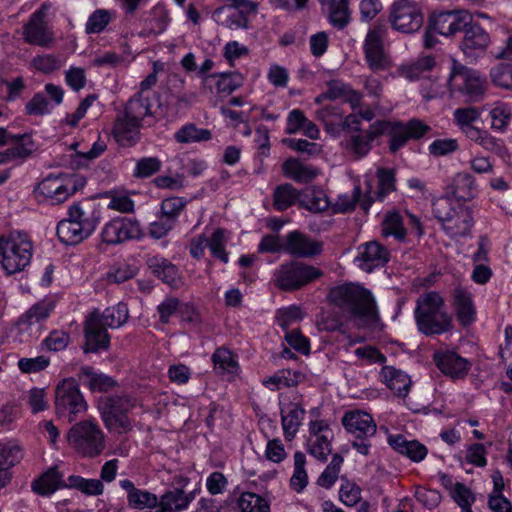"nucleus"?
<instances>
[{"label": "nucleus", "instance_id": "4", "mask_svg": "<svg viewBox=\"0 0 512 512\" xmlns=\"http://www.w3.org/2000/svg\"><path fill=\"white\" fill-rule=\"evenodd\" d=\"M136 406V399L130 395H111L100 398L98 408L105 427L110 431L127 433L132 430L128 413Z\"/></svg>", "mask_w": 512, "mask_h": 512}, {"label": "nucleus", "instance_id": "10", "mask_svg": "<svg viewBox=\"0 0 512 512\" xmlns=\"http://www.w3.org/2000/svg\"><path fill=\"white\" fill-rule=\"evenodd\" d=\"M54 310V303L42 300L32 305L16 322L20 342L37 340L44 330V323Z\"/></svg>", "mask_w": 512, "mask_h": 512}, {"label": "nucleus", "instance_id": "47", "mask_svg": "<svg viewBox=\"0 0 512 512\" xmlns=\"http://www.w3.org/2000/svg\"><path fill=\"white\" fill-rule=\"evenodd\" d=\"M435 65L432 56H421L414 61L403 64L398 67L397 74L409 81H416L427 71H430Z\"/></svg>", "mask_w": 512, "mask_h": 512}, {"label": "nucleus", "instance_id": "7", "mask_svg": "<svg viewBox=\"0 0 512 512\" xmlns=\"http://www.w3.org/2000/svg\"><path fill=\"white\" fill-rule=\"evenodd\" d=\"M0 257L3 269L7 274L22 271L30 264L32 243L26 235L11 234L8 238H0Z\"/></svg>", "mask_w": 512, "mask_h": 512}, {"label": "nucleus", "instance_id": "30", "mask_svg": "<svg viewBox=\"0 0 512 512\" xmlns=\"http://www.w3.org/2000/svg\"><path fill=\"white\" fill-rule=\"evenodd\" d=\"M22 457V447L17 441H0V489L9 482L7 470L19 463Z\"/></svg>", "mask_w": 512, "mask_h": 512}, {"label": "nucleus", "instance_id": "40", "mask_svg": "<svg viewBox=\"0 0 512 512\" xmlns=\"http://www.w3.org/2000/svg\"><path fill=\"white\" fill-rule=\"evenodd\" d=\"M151 100L148 95L137 92L131 97L124 107V111L120 113L126 118L142 123L146 116L152 115Z\"/></svg>", "mask_w": 512, "mask_h": 512}, {"label": "nucleus", "instance_id": "59", "mask_svg": "<svg viewBox=\"0 0 512 512\" xmlns=\"http://www.w3.org/2000/svg\"><path fill=\"white\" fill-rule=\"evenodd\" d=\"M186 205L187 200L183 197L175 196L165 198L160 205V214L176 224L179 215L185 209Z\"/></svg>", "mask_w": 512, "mask_h": 512}, {"label": "nucleus", "instance_id": "21", "mask_svg": "<svg viewBox=\"0 0 512 512\" xmlns=\"http://www.w3.org/2000/svg\"><path fill=\"white\" fill-rule=\"evenodd\" d=\"M433 360L438 369L452 379H463L471 369V362L454 351H436Z\"/></svg>", "mask_w": 512, "mask_h": 512}, {"label": "nucleus", "instance_id": "41", "mask_svg": "<svg viewBox=\"0 0 512 512\" xmlns=\"http://www.w3.org/2000/svg\"><path fill=\"white\" fill-rule=\"evenodd\" d=\"M79 378L82 384L88 387L92 392H106L116 385V381L111 377L97 373L90 366L81 368Z\"/></svg>", "mask_w": 512, "mask_h": 512}, {"label": "nucleus", "instance_id": "6", "mask_svg": "<svg viewBox=\"0 0 512 512\" xmlns=\"http://www.w3.org/2000/svg\"><path fill=\"white\" fill-rule=\"evenodd\" d=\"M323 276L322 270L304 262L291 260L281 264L274 272L275 285L284 291H294Z\"/></svg>", "mask_w": 512, "mask_h": 512}, {"label": "nucleus", "instance_id": "9", "mask_svg": "<svg viewBox=\"0 0 512 512\" xmlns=\"http://www.w3.org/2000/svg\"><path fill=\"white\" fill-rule=\"evenodd\" d=\"M55 409L60 418L73 422L87 410V403L73 378L64 379L56 387Z\"/></svg>", "mask_w": 512, "mask_h": 512}, {"label": "nucleus", "instance_id": "61", "mask_svg": "<svg viewBox=\"0 0 512 512\" xmlns=\"http://www.w3.org/2000/svg\"><path fill=\"white\" fill-rule=\"evenodd\" d=\"M512 111L508 104L498 103L490 111L491 128L498 131L506 130L511 120Z\"/></svg>", "mask_w": 512, "mask_h": 512}, {"label": "nucleus", "instance_id": "27", "mask_svg": "<svg viewBox=\"0 0 512 512\" xmlns=\"http://www.w3.org/2000/svg\"><path fill=\"white\" fill-rule=\"evenodd\" d=\"M193 499L192 492L187 493L182 488H173L158 497L159 504L156 510L148 512H182L189 507Z\"/></svg>", "mask_w": 512, "mask_h": 512}, {"label": "nucleus", "instance_id": "2", "mask_svg": "<svg viewBox=\"0 0 512 512\" xmlns=\"http://www.w3.org/2000/svg\"><path fill=\"white\" fill-rule=\"evenodd\" d=\"M414 317L418 330L426 336L441 335L453 328L444 299L436 291L423 293L417 298Z\"/></svg>", "mask_w": 512, "mask_h": 512}, {"label": "nucleus", "instance_id": "44", "mask_svg": "<svg viewBox=\"0 0 512 512\" xmlns=\"http://www.w3.org/2000/svg\"><path fill=\"white\" fill-rule=\"evenodd\" d=\"M9 144H11V147L4 151L8 161L15 159L24 160L36 150L35 143L28 134H13Z\"/></svg>", "mask_w": 512, "mask_h": 512}, {"label": "nucleus", "instance_id": "36", "mask_svg": "<svg viewBox=\"0 0 512 512\" xmlns=\"http://www.w3.org/2000/svg\"><path fill=\"white\" fill-rule=\"evenodd\" d=\"M90 315H96L100 320V324L104 327L116 329L127 322L129 318V311L127 304L119 302L114 306L107 307L103 312H100L99 309H95L90 313Z\"/></svg>", "mask_w": 512, "mask_h": 512}, {"label": "nucleus", "instance_id": "50", "mask_svg": "<svg viewBox=\"0 0 512 512\" xmlns=\"http://www.w3.org/2000/svg\"><path fill=\"white\" fill-rule=\"evenodd\" d=\"M316 118L324 124L327 133L334 136L339 135V124L343 119V112L340 107L325 106L316 112Z\"/></svg>", "mask_w": 512, "mask_h": 512}, {"label": "nucleus", "instance_id": "35", "mask_svg": "<svg viewBox=\"0 0 512 512\" xmlns=\"http://www.w3.org/2000/svg\"><path fill=\"white\" fill-rule=\"evenodd\" d=\"M322 6H327L329 23L337 28L344 29L351 20L350 0H318Z\"/></svg>", "mask_w": 512, "mask_h": 512}, {"label": "nucleus", "instance_id": "37", "mask_svg": "<svg viewBox=\"0 0 512 512\" xmlns=\"http://www.w3.org/2000/svg\"><path fill=\"white\" fill-rule=\"evenodd\" d=\"M63 475L58 471L57 467H52L44 472L38 479L32 482V490L42 496L53 494L59 488H66Z\"/></svg>", "mask_w": 512, "mask_h": 512}, {"label": "nucleus", "instance_id": "48", "mask_svg": "<svg viewBox=\"0 0 512 512\" xmlns=\"http://www.w3.org/2000/svg\"><path fill=\"white\" fill-rule=\"evenodd\" d=\"M326 193L319 188H307L301 193L300 206L315 213L323 212L329 207Z\"/></svg>", "mask_w": 512, "mask_h": 512}, {"label": "nucleus", "instance_id": "11", "mask_svg": "<svg viewBox=\"0 0 512 512\" xmlns=\"http://www.w3.org/2000/svg\"><path fill=\"white\" fill-rule=\"evenodd\" d=\"M379 130H383V135H388L389 149L396 153L402 148L409 139H419L423 137L430 127L418 119H411L406 124L399 121L378 120Z\"/></svg>", "mask_w": 512, "mask_h": 512}, {"label": "nucleus", "instance_id": "1", "mask_svg": "<svg viewBox=\"0 0 512 512\" xmlns=\"http://www.w3.org/2000/svg\"><path fill=\"white\" fill-rule=\"evenodd\" d=\"M327 298L348 319L372 318L375 315V300L371 292L361 285L344 283L332 287Z\"/></svg>", "mask_w": 512, "mask_h": 512}, {"label": "nucleus", "instance_id": "64", "mask_svg": "<svg viewBox=\"0 0 512 512\" xmlns=\"http://www.w3.org/2000/svg\"><path fill=\"white\" fill-rule=\"evenodd\" d=\"M137 273L134 266L126 263L114 265L106 274V279L110 283L121 284L132 279Z\"/></svg>", "mask_w": 512, "mask_h": 512}, {"label": "nucleus", "instance_id": "5", "mask_svg": "<svg viewBox=\"0 0 512 512\" xmlns=\"http://www.w3.org/2000/svg\"><path fill=\"white\" fill-rule=\"evenodd\" d=\"M67 441L83 457H97L105 449L104 433L92 420L80 421L73 425L68 431Z\"/></svg>", "mask_w": 512, "mask_h": 512}, {"label": "nucleus", "instance_id": "39", "mask_svg": "<svg viewBox=\"0 0 512 512\" xmlns=\"http://www.w3.org/2000/svg\"><path fill=\"white\" fill-rule=\"evenodd\" d=\"M454 308L459 322L463 326H469L475 321V306L470 292L458 288L454 291Z\"/></svg>", "mask_w": 512, "mask_h": 512}, {"label": "nucleus", "instance_id": "26", "mask_svg": "<svg viewBox=\"0 0 512 512\" xmlns=\"http://www.w3.org/2000/svg\"><path fill=\"white\" fill-rule=\"evenodd\" d=\"M120 487L127 493V503L133 509L156 510L159 504L158 496L148 490L136 488L129 479H123L119 482Z\"/></svg>", "mask_w": 512, "mask_h": 512}, {"label": "nucleus", "instance_id": "15", "mask_svg": "<svg viewBox=\"0 0 512 512\" xmlns=\"http://www.w3.org/2000/svg\"><path fill=\"white\" fill-rule=\"evenodd\" d=\"M47 9V5L42 4L37 11L32 13L28 22L23 26L22 35L26 43L44 48L53 44L55 34L45 20Z\"/></svg>", "mask_w": 512, "mask_h": 512}, {"label": "nucleus", "instance_id": "19", "mask_svg": "<svg viewBox=\"0 0 512 512\" xmlns=\"http://www.w3.org/2000/svg\"><path fill=\"white\" fill-rule=\"evenodd\" d=\"M85 343L83 345L84 353H99L107 351L110 347V335L107 328L100 324L99 318L87 316L84 322Z\"/></svg>", "mask_w": 512, "mask_h": 512}, {"label": "nucleus", "instance_id": "62", "mask_svg": "<svg viewBox=\"0 0 512 512\" xmlns=\"http://www.w3.org/2000/svg\"><path fill=\"white\" fill-rule=\"evenodd\" d=\"M330 437L331 436L328 434H323L322 436H317V438L311 439L309 441V454L319 461L325 462L327 460V456L332 451Z\"/></svg>", "mask_w": 512, "mask_h": 512}, {"label": "nucleus", "instance_id": "42", "mask_svg": "<svg viewBox=\"0 0 512 512\" xmlns=\"http://www.w3.org/2000/svg\"><path fill=\"white\" fill-rule=\"evenodd\" d=\"M305 380V375L298 370L281 369L263 381L270 390H279L297 386Z\"/></svg>", "mask_w": 512, "mask_h": 512}, {"label": "nucleus", "instance_id": "24", "mask_svg": "<svg viewBox=\"0 0 512 512\" xmlns=\"http://www.w3.org/2000/svg\"><path fill=\"white\" fill-rule=\"evenodd\" d=\"M68 215L81 225V228L85 233H88L89 236L93 233L101 218L100 210L89 200L71 205L68 210Z\"/></svg>", "mask_w": 512, "mask_h": 512}, {"label": "nucleus", "instance_id": "13", "mask_svg": "<svg viewBox=\"0 0 512 512\" xmlns=\"http://www.w3.org/2000/svg\"><path fill=\"white\" fill-rule=\"evenodd\" d=\"M144 236L139 221L130 217H115L101 229L100 240L108 246H117L131 240H140Z\"/></svg>", "mask_w": 512, "mask_h": 512}, {"label": "nucleus", "instance_id": "8", "mask_svg": "<svg viewBox=\"0 0 512 512\" xmlns=\"http://www.w3.org/2000/svg\"><path fill=\"white\" fill-rule=\"evenodd\" d=\"M447 85L451 96L457 93L465 97L466 102H478L485 93L486 80L476 70L464 66H454Z\"/></svg>", "mask_w": 512, "mask_h": 512}, {"label": "nucleus", "instance_id": "23", "mask_svg": "<svg viewBox=\"0 0 512 512\" xmlns=\"http://www.w3.org/2000/svg\"><path fill=\"white\" fill-rule=\"evenodd\" d=\"M342 425L355 438H370L377 431V426L372 416L362 411L346 412L342 418Z\"/></svg>", "mask_w": 512, "mask_h": 512}, {"label": "nucleus", "instance_id": "52", "mask_svg": "<svg viewBox=\"0 0 512 512\" xmlns=\"http://www.w3.org/2000/svg\"><path fill=\"white\" fill-rule=\"evenodd\" d=\"M66 488L76 489L88 496H99L104 491V485L99 479H86L78 475H71L65 483Z\"/></svg>", "mask_w": 512, "mask_h": 512}, {"label": "nucleus", "instance_id": "58", "mask_svg": "<svg viewBox=\"0 0 512 512\" xmlns=\"http://www.w3.org/2000/svg\"><path fill=\"white\" fill-rule=\"evenodd\" d=\"M112 19V12L106 9L95 10L88 18L85 31L87 34H99L105 30Z\"/></svg>", "mask_w": 512, "mask_h": 512}, {"label": "nucleus", "instance_id": "25", "mask_svg": "<svg viewBox=\"0 0 512 512\" xmlns=\"http://www.w3.org/2000/svg\"><path fill=\"white\" fill-rule=\"evenodd\" d=\"M444 232L451 238L467 236L473 226V217L470 209L457 204V210L441 223Z\"/></svg>", "mask_w": 512, "mask_h": 512}, {"label": "nucleus", "instance_id": "20", "mask_svg": "<svg viewBox=\"0 0 512 512\" xmlns=\"http://www.w3.org/2000/svg\"><path fill=\"white\" fill-rule=\"evenodd\" d=\"M381 135H383V130H379L376 121L367 130L351 134L342 142V146L354 159H361L368 155L374 140Z\"/></svg>", "mask_w": 512, "mask_h": 512}, {"label": "nucleus", "instance_id": "32", "mask_svg": "<svg viewBox=\"0 0 512 512\" xmlns=\"http://www.w3.org/2000/svg\"><path fill=\"white\" fill-rule=\"evenodd\" d=\"M388 443L396 452L408 457L413 462L422 461L428 453L425 445L417 440H407L406 437L401 434L390 435L388 437Z\"/></svg>", "mask_w": 512, "mask_h": 512}, {"label": "nucleus", "instance_id": "43", "mask_svg": "<svg viewBox=\"0 0 512 512\" xmlns=\"http://www.w3.org/2000/svg\"><path fill=\"white\" fill-rule=\"evenodd\" d=\"M56 231L59 240L66 245H76L89 237L69 215L58 223Z\"/></svg>", "mask_w": 512, "mask_h": 512}, {"label": "nucleus", "instance_id": "29", "mask_svg": "<svg viewBox=\"0 0 512 512\" xmlns=\"http://www.w3.org/2000/svg\"><path fill=\"white\" fill-rule=\"evenodd\" d=\"M238 73H215L203 77L202 85L211 93L230 94L242 85Z\"/></svg>", "mask_w": 512, "mask_h": 512}, {"label": "nucleus", "instance_id": "53", "mask_svg": "<svg viewBox=\"0 0 512 512\" xmlns=\"http://www.w3.org/2000/svg\"><path fill=\"white\" fill-rule=\"evenodd\" d=\"M214 369L219 374H235L238 371L236 356L227 348L220 347L212 355Z\"/></svg>", "mask_w": 512, "mask_h": 512}, {"label": "nucleus", "instance_id": "63", "mask_svg": "<svg viewBox=\"0 0 512 512\" xmlns=\"http://www.w3.org/2000/svg\"><path fill=\"white\" fill-rule=\"evenodd\" d=\"M162 163L157 157H143L136 162L133 176L135 178H148L161 169Z\"/></svg>", "mask_w": 512, "mask_h": 512}, {"label": "nucleus", "instance_id": "28", "mask_svg": "<svg viewBox=\"0 0 512 512\" xmlns=\"http://www.w3.org/2000/svg\"><path fill=\"white\" fill-rule=\"evenodd\" d=\"M141 127L142 123L118 114L113 126V137L121 146H134L140 139Z\"/></svg>", "mask_w": 512, "mask_h": 512}, {"label": "nucleus", "instance_id": "49", "mask_svg": "<svg viewBox=\"0 0 512 512\" xmlns=\"http://www.w3.org/2000/svg\"><path fill=\"white\" fill-rule=\"evenodd\" d=\"M301 193L289 183L276 187L273 193V207L277 211H284L294 205L297 201L300 203Z\"/></svg>", "mask_w": 512, "mask_h": 512}, {"label": "nucleus", "instance_id": "51", "mask_svg": "<svg viewBox=\"0 0 512 512\" xmlns=\"http://www.w3.org/2000/svg\"><path fill=\"white\" fill-rule=\"evenodd\" d=\"M174 138L178 143L188 144L209 141L212 138V134L209 129L198 128L193 123H187L176 131Z\"/></svg>", "mask_w": 512, "mask_h": 512}, {"label": "nucleus", "instance_id": "60", "mask_svg": "<svg viewBox=\"0 0 512 512\" xmlns=\"http://www.w3.org/2000/svg\"><path fill=\"white\" fill-rule=\"evenodd\" d=\"M226 243L227 237L225 236V230L222 228L216 229L211 237L207 239V247L211 254L223 263H228V253L225 250Z\"/></svg>", "mask_w": 512, "mask_h": 512}, {"label": "nucleus", "instance_id": "57", "mask_svg": "<svg viewBox=\"0 0 512 512\" xmlns=\"http://www.w3.org/2000/svg\"><path fill=\"white\" fill-rule=\"evenodd\" d=\"M343 457L340 454H334L330 464L325 468L317 479V484L325 489H330L338 479Z\"/></svg>", "mask_w": 512, "mask_h": 512}, {"label": "nucleus", "instance_id": "14", "mask_svg": "<svg viewBox=\"0 0 512 512\" xmlns=\"http://www.w3.org/2000/svg\"><path fill=\"white\" fill-rule=\"evenodd\" d=\"M423 13L413 0H398L390 7L389 22L398 32L412 34L423 25Z\"/></svg>", "mask_w": 512, "mask_h": 512}, {"label": "nucleus", "instance_id": "17", "mask_svg": "<svg viewBox=\"0 0 512 512\" xmlns=\"http://www.w3.org/2000/svg\"><path fill=\"white\" fill-rule=\"evenodd\" d=\"M323 252V242L313 239L299 230L290 231L285 236V253L294 258L312 259Z\"/></svg>", "mask_w": 512, "mask_h": 512}, {"label": "nucleus", "instance_id": "45", "mask_svg": "<svg viewBox=\"0 0 512 512\" xmlns=\"http://www.w3.org/2000/svg\"><path fill=\"white\" fill-rule=\"evenodd\" d=\"M213 19L221 26L231 30L247 29L248 19L230 6H222L214 10Z\"/></svg>", "mask_w": 512, "mask_h": 512}, {"label": "nucleus", "instance_id": "46", "mask_svg": "<svg viewBox=\"0 0 512 512\" xmlns=\"http://www.w3.org/2000/svg\"><path fill=\"white\" fill-rule=\"evenodd\" d=\"M283 173L296 182L305 183L314 179L318 175V170L311 165L290 158L283 164Z\"/></svg>", "mask_w": 512, "mask_h": 512}, {"label": "nucleus", "instance_id": "31", "mask_svg": "<svg viewBox=\"0 0 512 512\" xmlns=\"http://www.w3.org/2000/svg\"><path fill=\"white\" fill-rule=\"evenodd\" d=\"M146 264L151 273L169 286H177L180 282L178 268L162 256H149Z\"/></svg>", "mask_w": 512, "mask_h": 512}, {"label": "nucleus", "instance_id": "3", "mask_svg": "<svg viewBox=\"0 0 512 512\" xmlns=\"http://www.w3.org/2000/svg\"><path fill=\"white\" fill-rule=\"evenodd\" d=\"M86 184V179L79 174H49L34 190L50 205H59L68 200Z\"/></svg>", "mask_w": 512, "mask_h": 512}, {"label": "nucleus", "instance_id": "18", "mask_svg": "<svg viewBox=\"0 0 512 512\" xmlns=\"http://www.w3.org/2000/svg\"><path fill=\"white\" fill-rule=\"evenodd\" d=\"M471 15L466 11H441L431 16L429 28L445 37L453 36L470 24Z\"/></svg>", "mask_w": 512, "mask_h": 512}, {"label": "nucleus", "instance_id": "38", "mask_svg": "<svg viewBox=\"0 0 512 512\" xmlns=\"http://www.w3.org/2000/svg\"><path fill=\"white\" fill-rule=\"evenodd\" d=\"M452 195L462 201H470L478 194L475 178L467 172L457 173L450 185Z\"/></svg>", "mask_w": 512, "mask_h": 512}, {"label": "nucleus", "instance_id": "12", "mask_svg": "<svg viewBox=\"0 0 512 512\" xmlns=\"http://www.w3.org/2000/svg\"><path fill=\"white\" fill-rule=\"evenodd\" d=\"M386 27L382 24L374 25L366 34L363 43V52L366 63L373 72H382L392 67V60L384 48Z\"/></svg>", "mask_w": 512, "mask_h": 512}, {"label": "nucleus", "instance_id": "33", "mask_svg": "<svg viewBox=\"0 0 512 512\" xmlns=\"http://www.w3.org/2000/svg\"><path fill=\"white\" fill-rule=\"evenodd\" d=\"M304 415V408L297 402H289L281 408V423L286 440H291L295 437Z\"/></svg>", "mask_w": 512, "mask_h": 512}, {"label": "nucleus", "instance_id": "34", "mask_svg": "<svg viewBox=\"0 0 512 512\" xmlns=\"http://www.w3.org/2000/svg\"><path fill=\"white\" fill-rule=\"evenodd\" d=\"M382 381L399 397H406L411 386L410 377L403 371L393 366H384L381 369Z\"/></svg>", "mask_w": 512, "mask_h": 512}, {"label": "nucleus", "instance_id": "54", "mask_svg": "<svg viewBox=\"0 0 512 512\" xmlns=\"http://www.w3.org/2000/svg\"><path fill=\"white\" fill-rule=\"evenodd\" d=\"M382 235L385 237L394 236L397 240H404L407 232L403 220L398 212H389L382 222Z\"/></svg>", "mask_w": 512, "mask_h": 512}, {"label": "nucleus", "instance_id": "55", "mask_svg": "<svg viewBox=\"0 0 512 512\" xmlns=\"http://www.w3.org/2000/svg\"><path fill=\"white\" fill-rule=\"evenodd\" d=\"M237 505L241 512H270L268 501L252 492L242 493Z\"/></svg>", "mask_w": 512, "mask_h": 512}, {"label": "nucleus", "instance_id": "56", "mask_svg": "<svg viewBox=\"0 0 512 512\" xmlns=\"http://www.w3.org/2000/svg\"><path fill=\"white\" fill-rule=\"evenodd\" d=\"M306 457L304 453L297 451L294 454V472L290 479V485L296 492H301L308 483V475L305 470Z\"/></svg>", "mask_w": 512, "mask_h": 512}, {"label": "nucleus", "instance_id": "22", "mask_svg": "<svg viewBox=\"0 0 512 512\" xmlns=\"http://www.w3.org/2000/svg\"><path fill=\"white\" fill-rule=\"evenodd\" d=\"M389 260V250L378 241L366 242L358 247L356 261L364 271L371 272L376 267L384 266Z\"/></svg>", "mask_w": 512, "mask_h": 512}, {"label": "nucleus", "instance_id": "16", "mask_svg": "<svg viewBox=\"0 0 512 512\" xmlns=\"http://www.w3.org/2000/svg\"><path fill=\"white\" fill-rule=\"evenodd\" d=\"M462 31L464 32V36L460 43V49L466 59L471 62L476 61L479 57L484 55L490 45V35L480 24L473 23L472 19L470 20V24Z\"/></svg>", "mask_w": 512, "mask_h": 512}]
</instances>
